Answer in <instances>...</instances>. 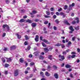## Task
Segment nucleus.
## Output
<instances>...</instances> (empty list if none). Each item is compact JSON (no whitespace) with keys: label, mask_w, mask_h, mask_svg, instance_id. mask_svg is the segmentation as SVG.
<instances>
[{"label":"nucleus","mask_w":80,"mask_h":80,"mask_svg":"<svg viewBox=\"0 0 80 80\" xmlns=\"http://www.w3.org/2000/svg\"><path fill=\"white\" fill-rule=\"evenodd\" d=\"M7 59V62H11V60H12V59H11V58H2V60L3 63H4V62H5V59Z\"/></svg>","instance_id":"f257e3e1"},{"label":"nucleus","mask_w":80,"mask_h":80,"mask_svg":"<svg viewBox=\"0 0 80 80\" xmlns=\"http://www.w3.org/2000/svg\"><path fill=\"white\" fill-rule=\"evenodd\" d=\"M59 60H60V61H62V60H63L64 59H65V57L63 56L59 55Z\"/></svg>","instance_id":"f03ea898"},{"label":"nucleus","mask_w":80,"mask_h":80,"mask_svg":"<svg viewBox=\"0 0 80 80\" xmlns=\"http://www.w3.org/2000/svg\"><path fill=\"white\" fill-rule=\"evenodd\" d=\"M3 28H7V30L8 31L10 30V28H9V27L7 24L4 25L3 26Z\"/></svg>","instance_id":"7ed1b4c3"},{"label":"nucleus","mask_w":80,"mask_h":80,"mask_svg":"<svg viewBox=\"0 0 80 80\" xmlns=\"http://www.w3.org/2000/svg\"><path fill=\"white\" fill-rule=\"evenodd\" d=\"M18 74V71L16 70L14 72V75L16 77L17 76Z\"/></svg>","instance_id":"20e7f679"},{"label":"nucleus","mask_w":80,"mask_h":80,"mask_svg":"<svg viewBox=\"0 0 80 80\" xmlns=\"http://www.w3.org/2000/svg\"><path fill=\"white\" fill-rule=\"evenodd\" d=\"M15 48H16V46H12L11 47L10 49L12 50H15Z\"/></svg>","instance_id":"39448f33"},{"label":"nucleus","mask_w":80,"mask_h":80,"mask_svg":"<svg viewBox=\"0 0 80 80\" xmlns=\"http://www.w3.org/2000/svg\"><path fill=\"white\" fill-rule=\"evenodd\" d=\"M42 41L44 42L45 43H46L47 44H49V43H50V42H48V41H47V40H46L45 39H43Z\"/></svg>","instance_id":"423d86ee"},{"label":"nucleus","mask_w":80,"mask_h":80,"mask_svg":"<svg viewBox=\"0 0 80 80\" xmlns=\"http://www.w3.org/2000/svg\"><path fill=\"white\" fill-rule=\"evenodd\" d=\"M36 42H38V36L36 35V38L35 39Z\"/></svg>","instance_id":"0eeeda50"},{"label":"nucleus","mask_w":80,"mask_h":80,"mask_svg":"<svg viewBox=\"0 0 80 80\" xmlns=\"http://www.w3.org/2000/svg\"><path fill=\"white\" fill-rule=\"evenodd\" d=\"M44 50L45 52H46V53H47V52H48L49 51V50H48V48H44Z\"/></svg>","instance_id":"6e6552de"},{"label":"nucleus","mask_w":80,"mask_h":80,"mask_svg":"<svg viewBox=\"0 0 80 80\" xmlns=\"http://www.w3.org/2000/svg\"><path fill=\"white\" fill-rule=\"evenodd\" d=\"M69 29L71 30V31H74V29L73 28V26H70L69 28Z\"/></svg>","instance_id":"1a4fd4ad"},{"label":"nucleus","mask_w":80,"mask_h":80,"mask_svg":"<svg viewBox=\"0 0 80 80\" xmlns=\"http://www.w3.org/2000/svg\"><path fill=\"white\" fill-rule=\"evenodd\" d=\"M38 53H39V51L35 52L34 53L35 54V56H36V57H37V56H38V55H39Z\"/></svg>","instance_id":"9d476101"},{"label":"nucleus","mask_w":80,"mask_h":80,"mask_svg":"<svg viewBox=\"0 0 80 80\" xmlns=\"http://www.w3.org/2000/svg\"><path fill=\"white\" fill-rule=\"evenodd\" d=\"M64 22L65 23V24H66V25H70V24L68 23L67 21H64Z\"/></svg>","instance_id":"9b49d317"},{"label":"nucleus","mask_w":80,"mask_h":80,"mask_svg":"<svg viewBox=\"0 0 80 80\" xmlns=\"http://www.w3.org/2000/svg\"><path fill=\"white\" fill-rule=\"evenodd\" d=\"M36 25H37V24H36V23H32V26L33 27H35L36 26Z\"/></svg>","instance_id":"f8f14e48"},{"label":"nucleus","mask_w":80,"mask_h":80,"mask_svg":"<svg viewBox=\"0 0 80 80\" xmlns=\"http://www.w3.org/2000/svg\"><path fill=\"white\" fill-rule=\"evenodd\" d=\"M74 5H75V3H73L72 4V5L70 4L69 5V8H71V7H74Z\"/></svg>","instance_id":"ddd939ff"},{"label":"nucleus","mask_w":80,"mask_h":80,"mask_svg":"<svg viewBox=\"0 0 80 80\" xmlns=\"http://www.w3.org/2000/svg\"><path fill=\"white\" fill-rule=\"evenodd\" d=\"M37 13V11L35 10H33L32 11V12L30 13V15H32L33 14H35V13Z\"/></svg>","instance_id":"4468645a"},{"label":"nucleus","mask_w":80,"mask_h":80,"mask_svg":"<svg viewBox=\"0 0 80 80\" xmlns=\"http://www.w3.org/2000/svg\"><path fill=\"white\" fill-rule=\"evenodd\" d=\"M54 76L56 78H57V79H58V74L57 73L55 74Z\"/></svg>","instance_id":"2eb2a0df"},{"label":"nucleus","mask_w":80,"mask_h":80,"mask_svg":"<svg viewBox=\"0 0 80 80\" xmlns=\"http://www.w3.org/2000/svg\"><path fill=\"white\" fill-rule=\"evenodd\" d=\"M65 67H66V68H70V67H71V66L69 64H66L65 65Z\"/></svg>","instance_id":"dca6fc26"},{"label":"nucleus","mask_w":80,"mask_h":80,"mask_svg":"<svg viewBox=\"0 0 80 80\" xmlns=\"http://www.w3.org/2000/svg\"><path fill=\"white\" fill-rule=\"evenodd\" d=\"M16 35H17V36L18 37V39H20V38H21V35H19L18 33H17L16 34Z\"/></svg>","instance_id":"f3484780"},{"label":"nucleus","mask_w":80,"mask_h":80,"mask_svg":"<svg viewBox=\"0 0 80 80\" xmlns=\"http://www.w3.org/2000/svg\"><path fill=\"white\" fill-rule=\"evenodd\" d=\"M55 45L56 46V47H59L61 46V44H60V43H58L57 44H55Z\"/></svg>","instance_id":"a211bd4d"},{"label":"nucleus","mask_w":80,"mask_h":80,"mask_svg":"<svg viewBox=\"0 0 80 80\" xmlns=\"http://www.w3.org/2000/svg\"><path fill=\"white\" fill-rule=\"evenodd\" d=\"M25 40H28L29 39V38H28V37L27 35L25 36Z\"/></svg>","instance_id":"6ab92c4d"},{"label":"nucleus","mask_w":80,"mask_h":80,"mask_svg":"<svg viewBox=\"0 0 80 80\" xmlns=\"http://www.w3.org/2000/svg\"><path fill=\"white\" fill-rule=\"evenodd\" d=\"M45 75L47 77H49L50 76V73H48V72H46L45 73Z\"/></svg>","instance_id":"aec40b11"},{"label":"nucleus","mask_w":80,"mask_h":80,"mask_svg":"<svg viewBox=\"0 0 80 80\" xmlns=\"http://www.w3.org/2000/svg\"><path fill=\"white\" fill-rule=\"evenodd\" d=\"M27 22L29 23H32V21L31 20H30L29 19H28L27 20Z\"/></svg>","instance_id":"412c9836"},{"label":"nucleus","mask_w":80,"mask_h":80,"mask_svg":"<svg viewBox=\"0 0 80 80\" xmlns=\"http://www.w3.org/2000/svg\"><path fill=\"white\" fill-rule=\"evenodd\" d=\"M19 61L20 62H21V63H23V58H20Z\"/></svg>","instance_id":"4be33fe9"},{"label":"nucleus","mask_w":80,"mask_h":80,"mask_svg":"<svg viewBox=\"0 0 80 80\" xmlns=\"http://www.w3.org/2000/svg\"><path fill=\"white\" fill-rule=\"evenodd\" d=\"M3 50L5 52H6V51H7V50H8V49L7 48H4L3 49Z\"/></svg>","instance_id":"5701e85b"},{"label":"nucleus","mask_w":80,"mask_h":80,"mask_svg":"<svg viewBox=\"0 0 80 80\" xmlns=\"http://www.w3.org/2000/svg\"><path fill=\"white\" fill-rule=\"evenodd\" d=\"M25 20L23 19H21L20 21H19V22H25Z\"/></svg>","instance_id":"b1692460"},{"label":"nucleus","mask_w":80,"mask_h":80,"mask_svg":"<svg viewBox=\"0 0 80 80\" xmlns=\"http://www.w3.org/2000/svg\"><path fill=\"white\" fill-rule=\"evenodd\" d=\"M76 20H77V23H79V19L78 18H75Z\"/></svg>","instance_id":"393cba45"},{"label":"nucleus","mask_w":80,"mask_h":80,"mask_svg":"<svg viewBox=\"0 0 80 80\" xmlns=\"http://www.w3.org/2000/svg\"><path fill=\"white\" fill-rule=\"evenodd\" d=\"M33 77V75L31 74L30 75V77H27L26 78H27V79H28L30 78H31V77Z\"/></svg>","instance_id":"a878e982"},{"label":"nucleus","mask_w":80,"mask_h":80,"mask_svg":"<svg viewBox=\"0 0 80 80\" xmlns=\"http://www.w3.org/2000/svg\"><path fill=\"white\" fill-rule=\"evenodd\" d=\"M52 55H49L48 56V58L49 59H50V60H52Z\"/></svg>","instance_id":"bb28decb"},{"label":"nucleus","mask_w":80,"mask_h":80,"mask_svg":"<svg viewBox=\"0 0 80 80\" xmlns=\"http://www.w3.org/2000/svg\"><path fill=\"white\" fill-rule=\"evenodd\" d=\"M42 45L44 47H47V46L45 44V43L43 42H42Z\"/></svg>","instance_id":"cd10ccee"},{"label":"nucleus","mask_w":80,"mask_h":80,"mask_svg":"<svg viewBox=\"0 0 80 80\" xmlns=\"http://www.w3.org/2000/svg\"><path fill=\"white\" fill-rule=\"evenodd\" d=\"M43 58H44L42 56H40L39 57V59H40V60H42V59H43Z\"/></svg>","instance_id":"c85d7f7f"},{"label":"nucleus","mask_w":80,"mask_h":80,"mask_svg":"<svg viewBox=\"0 0 80 80\" xmlns=\"http://www.w3.org/2000/svg\"><path fill=\"white\" fill-rule=\"evenodd\" d=\"M67 7H68V6L67 5H66L64 6V10H67Z\"/></svg>","instance_id":"c756f323"},{"label":"nucleus","mask_w":80,"mask_h":80,"mask_svg":"<svg viewBox=\"0 0 80 80\" xmlns=\"http://www.w3.org/2000/svg\"><path fill=\"white\" fill-rule=\"evenodd\" d=\"M75 29L76 30H79V27L78 26L77 27H75Z\"/></svg>","instance_id":"7c9ffc66"},{"label":"nucleus","mask_w":80,"mask_h":80,"mask_svg":"<svg viewBox=\"0 0 80 80\" xmlns=\"http://www.w3.org/2000/svg\"><path fill=\"white\" fill-rule=\"evenodd\" d=\"M4 66L5 67L7 68L8 67V66H9V64H6Z\"/></svg>","instance_id":"2f4dec72"},{"label":"nucleus","mask_w":80,"mask_h":80,"mask_svg":"<svg viewBox=\"0 0 80 80\" xmlns=\"http://www.w3.org/2000/svg\"><path fill=\"white\" fill-rule=\"evenodd\" d=\"M30 65H31L32 66V65H35V63L33 62H32L31 63H30Z\"/></svg>","instance_id":"473e14b6"},{"label":"nucleus","mask_w":80,"mask_h":80,"mask_svg":"<svg viewBox=\"0 0 80 80\" xmlns=\"http://www.w3.org/2000/svg\"><path fill=\"white\" fill-rule=\"evenodd\" d=\"M34 21L36 22H38V21H39V19H36L34 20Z\"/></svg>","instance_id":"72a5a7b5"},{"label":"nucleus","mask_w":80,"mask_h":80,"mask_svg":"<svg viewBox=\"0 0 80 80\" xmlns=\"http://www.w3.org/2000/svg\"><path fill=\"white\" fill-rule=\"evenodd\" d=\"M31 48V47L30 46H29L27 47V49L28 50H29Z\"/></svg>","instance_id":"f704fd0d"},{"label":"nucleus","mask_w":80,"mask_h":80,"mask_svg":"<svg viewBox=\"0 0 80 80\" xmlns=\"http://www.w3.org/2000/svg\"><path fill=\"white\" fill-rule=\"evenodd\" d=\"M55 22L56 23H59V21H58V20L56 19L55 20Z\"/></svg>","instance_id":"c9c22d12"},{"label":"nucleus","mask_w":80,"mask_h":80,"mask_svg":"<svg viewBox=\"0 0 80 80\" xmlns=\"http://www.w3.org/2000/svg\"><path fill=\"white\" fill-rule=\"evenodd\" d=\"M46 13L47 15H50V11H47L46 12Z\"/></svg>","instance_id":"e433bc0d"},{"label":"nucleus","mask_w":80,"mask_h":80,"mask_svg":"<svg viewBox=\"0 0 80 80\" xmlns=\"http://www.w3.org/2000/svg\"><path fill=\"white\" fill-rule=\"evenodd\" d=\"M54 69H56L57 68V66H53V67Z\"/></svg>","instance_id":"4c0bfd02"},{"label":"nucleus","mask_w":80,"mask_h":80,"mask_svg":"<svg viewBox=\"0 0 80 80\" xmlns=\"http://www.w3.org/2000/svg\"><path fill=\"white\" fill-rule=\"evenodd\" d=\"M45 17V18H50V16H47V15H45L44 16Z\"/></svg>","instance_id":"58836bf2"},{"label":"nucleus","mask_w":80,"mask_h":80,"mask_svg":"<svg viewBox=\"0 0 80 80\" xmlns=\"http://www.w3.org/2000/svg\"><path fill=\"white\" fill-rule=\"evenodd\" d=\"M75 55H72L71 56V57L72 58H75Z\"/></svg>","instance_id":"ea45409f"},{"label":"nucleus","mask_w":80,"mask_h":80,"mask_svg":"<svg viewBox=\"0 0 80 80\" xmlns=\"http://www.w3.org/2000/svg\"><path fill=\"white\" fill-rule=\"evenodd\" d=\"M33 70L34 72H35V71H37V69H36V68L34 67L33 69Z\"/></svg>","instance_id":"a19ab883"},{"label":"nucleus","mask_w":80,"mask_h":80,"mask_svg":"<svg viewBox=\"0 0 80 80\" xmlns=\"http://www.w3.org/2000/svg\"><path fill=\"white\" fill-rule=\"evenodd\" d=\"M40 75L41 76H43V72H40Z\"/></svg>","instance_id":"79ce46f5"},{"label":"nucleus","mask_w":80,"mask_h":80,"mask_svg":"<svg viewBox=\"0 0 80 80\" xmlns=\"http://www.w3.org/2000/svg\"><path fill=\"white\" fill-rule=\"evenodd\" d=\"M52 49H53V47H51L50 48H49V50H50V51H52Z\"/></svg>","instance_id":"37998d69"},{"label":"nucleus","mask_w":80,"mask_h":80,"mask_svg":"<svg viewBox=\"0 0 80 80\" xmlns=\"http://www.w3.org/2000/svg\"><path fill=\"white\" fill-rule=\"evenodd\" d=\"M72 24H74L75 23H76V21H73L72 22Z\"/></svg>","instance_id":"c03bdc74"},{"label":"nucleus","mask_w":80,"mask_h":80,"mask_svg":"<svg viewBox=\"0 0 80 80\" xmlns=\"http://www.w3.org/2000/svg\"><path fill=\"white\" fill-rule=\"evenodd\" d=\"M6 3H10V1H9V0L6 1Z\"/></svg>","instance_id":"a18cd8bd"},{"label":"nucleus","mask_w":80,"mask_h":80,"mask_svg":"<svg viewBox=\"0 0 80 80\" xmlns=\"http://www.w3.org/2000/svg\"><path fill=\"white\" fill-rule=\"evenodd\" d=\"M66 53L67 52L66 51H64L62 52V54H63V55H66Z\"/></svg>","instance_id":"49530a36"},{"label":"nucleus","mask_w":80,"mask_h":80,"mask_svg":"<svg viewBox=\"0 0 80 80\" xmlns=\"http://www.w3.org/2000/svg\"><path fill=\"white\" fill-rule=\"evenodd\" d=\"M48 23V21H45L44 22V24L45 25H46V24H47Z\"/></svg>","instance_id":"de8ad7c7"},{"label":"nucleus","mask_w":80,"mask_h":80,"mask_svg":"<svg viewBox=\"0 0 80 80\" xmlns=\"http://www.w3.org/2000/svg\"><path fill=\"white\" fill-rule=\"evenodd\" d=\"M53 29L54 30H57V27L55 26H54L53 27Z\"/></svg>","instance_id":"09e8293b"},{"label":"nucleus","mask_w":80,"mask_h":80,"mask_svg":"<svg viewBox=\"0 0 80 80\" xmlns=\"http://www.w3.org/2000/svg\"><path fill=\"white\" fill-rule=\"evenodd\" d=\"M28 44V42L26 41L25 42H24V45H27Z\"/></svg>","instance_id":"8fccbe9b"},{"label":"nucleus","mask_w":80,"mask_h":80,"mask_svg":"<svg viewBox=\"0 0 80 80\" xmlns=\"http://www.w3.org/2000/svg\"><path fill=\"white\" fill-rule=\"evenodd\" d=\"M53 18H54V19H55V18H57V16H56V15H54L53 16Z\"/></svg>","instance_id":"3c124183"},{"label":"nucleus","mask_w":80,"mask_h":80,"mask_svg":"<svg viewBox=\"0 0 80 80\" xmlns=\"http://www.w3.org/2000/svg\"><path fill=\"white\" fill-rule=\"evenodd\" d=\"M50 10L51 11H53V10H54V9H53V8H50Z\"/></svg>","instance_id":"603ef678"},{"label":"nucleus","mask_w":80,"mask_h":80,"mask_svg":"<svg viewBox=\"0 0 80 80\" xmlns=\"http://www.w3.org/2000/svg\"><path fill=\"white\" fill-rule=\"evenodd\" d=\"M6 35V33H3L2 34V37H4Z\"/></svg>","instance_id":"864d4df0"},{"label":"nucleus","mask_w":80,"mask_h":80,"mask_svg":"<svg viewBox=\"0 0 80 80\" xmlns=\"http://www.w3.org/2000/svg\"><path fill=\"white\" fill-rule=\"evenodd\" d=\"M12 4H14V3L16 2L15 1V0L12 1Z\"/></svg>","instance_id":"5fc2aeb1"},{"label":"nucleus","mask_w":80,"mask_h":80,"mask_svg":"<svg viewBox=\"0 0 80 80\" xmlns=\"http://www.w3.org/2000/svg\"><path fill=\"white\" fill-rule=\"evenodd\" d=\"M75 37H74L72 38V41H75Z\"/></svg>","instance_id":"6e6d98bb"},{"label":"nucleus","mask_w":80,"mask_h":80,"mask_svg":"<svg viewBox=\"0 0 80 80\" xmlns=\"http://www.w3.org/2000/svg\"><path fill=\"white\" fill-rule=\"evenodd\" d=\"M76 54V52H71V54H72V55H74V54Z\"/></svg>","instance_id":"4d7b16f0"},{"label":"nucleus","mask_w":80,"mask_h":80,"mask_svg":"<svg viewBox=\"0 0 80 80\" xmlns=\"http://www.w3.org/2000/svg\"><path fill=\"white\" fill-rule=\"evenodd\" d=\"M77 51L78 52H80V49L79 48H78L77 49Z\"/></svg>","instance_id":"13d9d810"},{"label":"nucleus","mask_w":80,"mask_h":80,"mask_svg":"<svg viewBox=\"0 0 80 80\" xmlns=\"http://www.w3.org/2000/svg\"><path fill=\"white\" fill-rule=\"evenodd\" d=\"M61 46H62V48H64V47H65V45H63V44H62H62H61Z\"/></svg>","instance_id":"bf43d9fd"},{"label":"nucleus","mask_w":80,"mask_h":80,"mask_svg":"<svg viewBox=\"0 0 80 80\" xmlns=\"http://www.w3.org/2000/svg\"><path fill=\"white\" fill-rule=\"evenodd\" d=\"M60 15H64V13H63V12H61L60 13Z\"/></svg>","instance_id":"052dcab7"},{"label":"nucleus","mask_w":80,"mask_h":80,"mask_svg":"<svg viewBox=\"0 0 80 80\" xmlns=\"http://www.w3.org/2000/svg\"><path fill=\"white\" fill-rule=\"evenodd\" d=\"M29 58H32V54H30L29 55Z\"/></svg>","instance_id":"680f3d73"},{"label":"nucleus","mask_w":80,"mask_h":80,"mask_svg":"<svg viewBox=\"0 0 80 80\" xmlns=\"http://www.w3.org/2000/svg\"><path fill=\"white\" fill-rule=\"evenodd\" d=\"M56 14L57 15H58V16H59L60 15V14L58 12H56Z\"/></svg>","instance_id":"e2e57ef3"},{"label":"nucleus","mask_w":80,"mask_h":80,"mask_svg":"<svg viewBox=\"0 0 80 80\" xmlns=\"http://www.w3.org/2000/svg\"><path fill=\"white\" fill-rule=\"evenodd\" d=\"M72 44V43L71 42L69 41L68 42V45H70Z\"/></svg>","instance_id":"0e129e2a"},{"label":"nucleus","mask_w":80,"mask_h":80,"mask_svg":"<svg viewBox=\"0 0 80 80\" xmlns=\"http://www.w3.org/2000/svg\"><path fill=\"white\" fill-rule=\"evenodd\" d=\"M50 25H51V24L50 23H49L48 24V28H49V27H50Z\"/></svg>","instance_id":"69168bd1"},{"label":"nucleus","mask_w":80,"mask_h":80,"mask_svg":"<svg viewBox=\"0 0 80 80\" xmlns=\"http://www.w3.org/2000/svg\"><path fill=\"white\" fill-rule=\"evenodd\" d=\"M77 63H79L80 62V60L79 59H78L76 61Z\"/></svg>","instance_id":"338daca9"},{"label":"nucleus","mask_w":80,"mask_h":80,"mask_svg":"<svg viewBox=\"0 0 80 80\" xmlns=\"http://www.w3.org/2000/svg\"><path fill=\"white\" fill-rule=\"evenodd\" d=\"M0 12H3V11L1 8H0Z\"/></svg>","instance_id":"774afa93"}]
</instances>
